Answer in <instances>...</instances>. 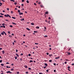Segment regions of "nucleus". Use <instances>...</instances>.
I'll return each mask as SVG.
<instances>
[{
  "label": "nucleus",
  "mask_w": 74,
  "mask_h": 74,
  "mask_svg": "<svg viewBox=\"0 0 74 74\" xmlns=\"http://www.w3.org/2000/svg\"><path fill=\"white\" fill-rule=\"evenodd\" d=\"M34 33H37V31H34Z\"/></svg>",
  "instance_id": "obj_36"
},
{
  "label": "nucleus",
  "mask_w": 74,
  "mask_h": 74,
  "mask_svg": "<svg viewBox=\"0 0 74 74\" xmlns=\"http://www.w3.org/2000/svg\"><path fill=\"white\" fill-rule=\"evenodd\" d=\"M10 67H8V66H6V68H10Z\"/></svg>",
  "instance_id": "obj_34"
},
{
  "label": "nucleus",
  "mask_w": 74,
  "mask_h": 74,
  "mask_svg": "<svg viewBox=\"0 0 74 74\" xmlns=\"http://www.w3.org/2000/svg\"><path fill=\"white\" fill-rule=\"evenodd\" d=\"M45 14H48V12H45Z\"/></svg>",
  "instance_id": "obj_12"
},
{
  "label": "nucleus",
  "mask_w": 74,
  "mask_h": 74,
  "mask_svg": "<svg viewBox=\"0 0 74 74\" xmlns=\"http://www.w3.org/2000/svg\"><path fill=\"white\" fill-rule=\"evenodd\" d=\"M66 60V61H69V60H67V59H66V60Z\"/></svg>",
  "instance_id": "obj_37"
},
{
  "label": "nucleus",
  "mask_w": 74,
  "mask_h": 74,
  "mask_svg": "<svg viewBox=\"0 0 74 74\" xmlns=\"http://www.w3.org/2000/svg\"><path fill=\"white\" fill-rule=\"evenodd\" d=\"M7 73H11V72L10 71H8L6 72Z\"/></svg>",
  "instance_id": "obj_4"
},
{
  "label": "nucleus",
  "mask_w": 74,
  "mask_h": 74,
  "mask_svg": "<svg viewBox=\"0 0 74 74\" xmlns=\"http://www.w3.org/2000/svg\"><path fill=\"white\" fill-rule=\"evenodd\" d=\"M11 71H14V69H11Z\"/></svg>",
  "instance_id": "obj_20"
},
{
  "label": "nucleus",
  "mask_w": 74,
  "mask_h": 74,
  "mask_svg": "<svg viewBox=\"0 0 74 74\" xmlns=\"http://www.w3.org/2000/svg\"><path fill=\"white\" fill-rule=\"evenodd\" d=\"M34 23H31V25H34Z\"/></svg>",
  "instance_id": "obj_13"
},
{
  "label": "nucleus",
  "mask_w": 74,
  "mask_h": 74,
  "mask_svg": "<svg viewBox=\"0 0 74 74\" xmlns=\"http://www.w3.org/2000/svg\"><path fill=\"white\" fill-rule=\"evenodd\" d=\"M28 56H31V54H28Z\"/></svg>",
  "instance_id": "obj_29"
},
{
  "label": "nucleus",
  "mask_w": 74,
  "mask_h": 74,
  "mask_svg": "<svg viewBox=\"0 0 74 74\" xmlns=\"http://www.w3.org/2000/svg\"><path fill=\"white\" fill-rule=\"evenodd\" d=\"M5 16V17H9V18H11V16H10L9 14H6V15H4Z\"/></svg>",
  "instance_id": "obj_1"
},
{
  "label": "nucleus",
  "mask_w": 74,
  "mask_h": 74,
  "mask_svg": "<svg viewBox=\"0 0 74 74\" xmlns=\"http://www.w3.org/2000/svg\"><path fill=\"white\" fill-rule=\"evenodd\" d=\"M9 37H12V36H11V35H9Z\"/></svg>",
  "instance_id": "obj_49"
},
{
  "label": "nucleus",
  "mask_w": 74,
  "mask_h": 74,
  "mask_svg": "<svg viewBox=\"0 0 74 74\" xmlns=\"http://www.w3.org/2000/svg\"><path fill=\"white\" fill-rule=\"evenodd\" d=\"M2 52L3 54H4L5 53V52L4 51H2Z\"/></svg>",
  "instance_id": "obj_7"
},
{
  "label": "nucleus",
  "mask_w": 74,
  "mask_h": 74,
  "mask_svg": "<svg viewBox=\"0 0 74 74\" xmlns=\"http://www.w3.org/2000/svg\"><path fill=\"white\" fill-rule=\"evenodd\" d=\"M23 14L22 13H19V15H23Z\"/></svg>",
  "instance_id": "obj_2"
},
{
  "label": "nucleus",
  "mask_w": 74,
  "mask_h": 74,
  "mask_svg": "<svg viewBox=\"0 0 74 74\" xmlns=\"http://www.w3.org/2000/svg\"><path fill=\"white\" fill-rule=\"evenodd\" d=\"M64 63H65V64H66V63H67V62H64Z\"/></svg>",
  "instance_id": "obj_53"
},
{
  "label": "nucleus",
  "mask_w": 74,
  "mask_h": 74,
  "mask_svg": "<svg viewBox=\"0 0 74 74\" xmlns=\"http://www.w3.org/2000/svg\"><path fill=\"white\" fill-rule=\"evenodd\" d=\"M1 72H2V73H1V74H3V71H1Z\"/></svg>",
  "instance_id": "obj_60"
},
{
  "label": "nucleus",
  "mask_w": 74,
  "mask_h": 74,
  "mask_svg": "<svg viewBox=\"0 0 74 74\" xmlns=\"http://www.w3.org/2000/svg\"><path fill=\"white\" fill-rule=\"evenodd\" d=\"M48 37V36L47 35H45L44 36V37Z\"/></svg>",
  "instance_id": "obj_18"
},
{
  "label": "nucleus",
  "mask_w": 74,
  "mask_h": 74,
  "mask_svg": "<svg viewBox=\"0 0 74 74\" xmlns=\"http://www.w3.org/2000/svg\"><path fill=\"white\" fill-rule=\"evenodd\" d=\"M12 18L13 19H15V18L14 17H12Z\"/></svg>",
  "instance_id": "obj_22"
},
{
  "label": "nucleus",
  "mask_w": 74,
  "mask_h": 74,
  "mask_svg": "<svg viewBox=\"0 0 74 74\" xmlns=\"http://www.w3.org/2000/svg\"><path fill=\"white\" fill-rule=\"evenodd\" d=\"M2 60H0V63H2Z\"/></svg>",
  "instance_id": "obj_23"
},
{
  "label": "nucleus",
  "mask_w": 74,
  "mask_h": 74,
  "mask_svg": "<svg viewBox=\"0 0 74 74\" xmlns=\"http://www.w3.org/2000/svg\"><path fill=\"white\" fill-rule=\"evenodd\" d=\"M25 13H26V14H27V12L26 11H25Z\"/></svg>",
  "instance_id": "obj_58"
},
{
  "label": "nucleus",
  "mask_w": 74,
  "mask_h": 74,
  "mask_svg": "<svg viewBox=\"0 0 74 74\" xmlns=\"http://www.w3.org/2000/svg\"><path fill=\"white\" fill-rule=\"evenodd\" d=\"M21 56H22L23 55V53H21Z\"/></svg>",
  "instance_id": "obj_48"
},
{
  "label": "nucleus",
  "mask_w": 74,
  "mask_h": 74,
  "mask_svg": "<svg viewBox=\"0 0 74 74\" xmlns=\"http://www.w3.org/2000/svg\"><path fill=\"white\" fill-rule=\"evenodd\" d=\"M10 1H13V2H15V1H14V0H10Z\"/></svg>",
  "instance_id": "obj_10"
},
{
  "label": "nucleus",
  "mask_w": 74,
  "mask_h": 74,
  "mask_svg": "<svg viewBox=\"0 0 74 74\" xmlns=\"http://www.w3.org/2000/svg\"><path fill=\"white\" fill-rule=\"evenodd\" d=\"M59 57H56L55 58L56 59H59Z\"/></svg>",
  "instance_id": "obj_6"
},
{
  "label": "nucleus",
  "mask_w": 74,
  "mask_h": 74,
  "mask_svg": "<svg viewBox=\"0 0 74 74\" xmlns=\"http://www.w3.org/2000/svg\"><path fill=\"white\" fill-rule=\"evenodd\" d=\"M16 52H18V50H16Z\"/></svg>",
  "instance_id": "obj_59"
},
{
  "label": "nucleus",
  "mask_w": 74,
  "mask_h": 74,
  "mask_svg": "<svg viewBox=\"0 0 74 74\" xmlns=\"http://www.w3.org/2000/svg\"><path fill=\"white\" fill-rule=\"evenodd\" d=\"M26 74H28V72H26Z\"/></svg>",
  "instance_id": "obj_47"
},
{
  "label": "nucleus",
  "mask_w": 74,
  "mask_h": 74,
  "mask_svg": "<svg viewBox=\"0 0 74 74\" xmlns=\"http://www.w3.org/2000/svg\"><path fill=\"white\" fill-rule=\"evenodd\" d=\"M46 71L47 72V73H48V72L49 71H48V70H46Z\"/></svg>",
  "instance_id": "obj_46"
},
{
  "label": "nucleus",
  "mask_w": 74,
  "mask_h": 74,
  "mask_svg": "<svg viewBox=\"0 0 74 74\" xmlns=\"http://www.w3.org/2000/svg\"><path fill=\"white\" fill-rule=\"evenodd\" d=\"M30 62H33V61L32 60H30Z\"/></svg>",
  "instance_id": "obj_28"
},
{
  "label": "nucleus",
  "mask_w": 74,
  "mask_h": 74,
  "mask_svg": "<svg viewBox=\"0 0 74 74\" xmlns=\"http://www.w3.org/2000/svg\"><path fill=\"white\" fill-rule=\"evenodd\" d=\"M4 32H3L1 33V34H2V35H4Z\"/></svg>",
  "instance_id": "obj_3"
},
{
  "label": "nucleus",
  "mask_w": 74,
  "mask_h": 74,
  "mask_svg": "<svg viewBox=\"0 0 74 74\" xmlns=\"http://www.w3.org/2000/svg\"><path fill=\"white\" fill-rule=\"evenodd\" d=\"M21 1H22V2H24L25 1L24 0H22Z\"/></svg>",
  "instance_id": "obj_41"
},
{
  "label": "nucleus",
  "mask_w": 74,
  "mask_h": 74,
  "mask_svg": "<svg viewBox=\"0 0 74 74\" xmlns=\"http://www.w3.org/2000/svg\"><path fill=\"white\" fill-rule=\"evenodd\" d=\"M7 10H8V11H9V8H8L7 9Z\"/></svg>",
  "instance_id": "obj_45"
},
{
  "label": "nucleus",
  "mask_w": 74,
  "mask_h": 74,
  "mask_svg": "<svg viewBox=\"0 0 74 74\" xmlns=\"http://www.w3.org/2000/svg\"><path fill=\"white\" fill-rule=\"evenodd\" d=\"M49 62H52V60H50L49 61Z\"/></svg>",
  "instance_id": "obj_25"
},
{
  "label": "nucleus",
  "mask_w": 74,
  "mask_h": 74,
  "mask_svg": "<svg viewBox=\"0 0 74 74\" xmlns=\"http://www.w3.org/2000/svg\"><path fill=\"white\" fill-rule=\"evenodd\" d=\"M26 29H27V30H29V31L30 30V29H29V28H26Z\"/></svg>",
  "instance_id": "obj_14"
},
{
  "label": "nucleus",
  "mask_w": 74,
  "mask_h": 74,
  "mask_svg": "<svg viewBox=\"0 0 74 74\" xmlns=\"http://www.w3.org/2000/svg\"><path fill=\"white\" fill-rule=\"evenodd\" d=\"M4 34H5V35H7V34H6V33H5V32H4Z\"/></svg>",
  "instance_id": "obj_32"
},
{
  "label": "nucleus",
  "mask_w": 74,
  "mask_h": 74,
  "mask_svg": "<svg viewBox=\"0 0 74 74\" xmlns=\"http://www.w3.org/2000/svg\"><path fill=\"white\" fill-rule=\"evenodd\" d=\"M21 5H22V6H23V4H21Z\"/></svg>",
  "instance_id": "obj_64"
},
{
  "label": "nucleus",
  "mask_w": 74,
  "mask_h": 74,
  "mask_svg": "<svg viewBox=\"0 0 74 74\" xmlns=\"http://www.w3.org/2000/svg\"><path fill=\"white\" fill-rule=\"evenodd\" d=\"M18 12H20V10H18Z\"/></svg>",
  "instance_id": "obj_24"
},
{
  "label": "nucleus",
  "mask_w": 74,
  "mask_h": 74,
  "mask_svg": "<svg viewBox=\"0 0 74 74\" xmlns=\"http://www.w3.org/2000/svg\"><path fill=\"white\" fill-rule=\"evenodd\" d=\"M0 14H1V15H4V14H3L1 13Z\"/></svg>",
  "instance_id": "obj_35"
},
{
  "label": "nucleus",
  "mask_w": 74,
  "mask_h": 74,
  "mask_svg": "<svg viewBox=\"0 0 74 74\" xmlns=\"http://www.w3.org/2000/svg\"><path fill=\"white\" fill-rule=\"evenodd\" d=\"M17 74H19V72H17Z\"/></svg>",
  "instance_id": "obj_44"
},
{
  "label": "nucleus",
  "mask_w": 74,
  "mask_h": 74,
  "mask_svg": "<svg viewBox=\"0 0 74 74\" xmlns=\"http://www.w3.org/2000/svg\"><path fill=\"white\" fill-rule=\"evenodd\" d=\"M16 4H17V3L16 2L14 3V4H15V5H16Z\"/></svg>",
  "instance_id": "obj_43"
},
{
  "label": "nucleus",
  "mask_w": 74,
  "mask_h": 74,
  "mask_svg": "<svg viewBox=\"0 0 74 74\" xmlns=\"http://www.w3.org/2000/svg\"><path fill=\"white\" fill-rule=\"evenodd\" d=\"M3 27H4V28H5V26L4 25H3Z\"/></svg>",
  "instance_id": "obj_42"
},
{
  "label": "nucleus",
  "mask_w": 74,
  "mask_h": 74,
  "mask_svg": "<svg viewBox=\"0 0 74 74\" xmlns=\"http://www.w3.org/2000/svg\"><path fill=\"white\" fill-rule=\"evenodd\" d=\"M13 45H14V42H12Z\"/></svg>",
  "instance_id": "obj_63"
},
{
  "label": "nucleus",
  "mask_w": 74,
  "mask_h": 74,
  "mask_svg": "<svg viewBox=\"0 0 74 74\" xmlns=\"http://www.w3.org/2000/svg\"><path fill=\"white\" fill-rule=\"evenodd\" d=\"M6 64H10V63L8 62H6Z\"/></svg>",
  "instance_id": "obj_27"
},
{
  "label": "nucleus",
  "mask_w": 74,
  "mask_h": 74,
  "mask_svg": "<svg viewBox=\"0 0 74 74\" xmlns=\"http://www.w3.org/2000/svg\"><path fill=\"white\" fill-rule=\"evenodd\" d=\"M8 33H9V34H10V32L9 31L8 32Z\"/></svg>",
  "instance_id": "obj_38"
},
{
  "label": "nucleus",
  "mask_w": 74,
  "mask_h": 74,
  "mask_svg": "<svg viewBox=\"0 0 74 74\" xmlns=\"http://www.w3.org/2000/svg\"><path fill=\"white\" fill-rule=\"evenodd\" d=\"M15 59H17V57H16V56H15Z\"/></svg>",
  "instance_id": "obj_19"
},
{
  "label": "nucleus",
  "mask_w": 74,
  "mask_h": 74,
  "mask_svg": "<svg viewBox=\"0 0 74 74\" xmlns=\"http://www.w3.org/2000/svg\"><path fill=\"white\" fill-rule=\"evenodd\" d=\"M0 4L1 5H3V4L2 3H1V2L0 1Z\"/></svg>",
  "instance_id": "obj_31"
},
{
  "label": "nucleus",
  "mask_w": 74,
  "mask_h": 74,
  "mask_svg": "<svg viewBox=\"0 0 74 74\" xmlns=\"http://www.w3.org/2000/svg\"><path fill=\"white\" fill-rule=\"evenodd\" d=\"M35 44H36V45H38V43H35Z\"/></svg>",
  "instance_id": "obj_30"
},
{
  "label": "nucleus",
  "mask_w": 74,
  "mask_h": 74,
  "mask_svg": "<svg viewBox=\"0 0 74 74\" xmlns=\"http://www.w3.org/2000/svg\"><path fill=\"white\" fill-rule=\"evenodd\" d=\"M44 29H46V27H44Z\"/></svg>",
  "instance_id": "obj_54"
},
{
  "label": "nucleus",
  "mask_w": 74,
  "mask_h": 74,
  "mask_svg": "<svg viewBox=\"0 0 74 74\" xmlns=\"http://www.w3.org/2000/svg\"><path fill=\"white\" fill-rule=\"evenodd\" d=\"M71 65H72V66H74V64H73V63L72 64H71Z\"/></svg>",
  "instance_id": "obj_52"
},
{
  "label": "nucleus",
  "mask_w": 74,
  "mask_h": 74,
  "mask_svg": "<svg viewBox=\"0 0 74 74\" xmlns=\"http://www.w3.org/2000/svg\"><path fill=\"white\" fill-rule=\"evenodd\" d=\"M45 66H47V64H45Z\"/></svg>",
  "instance_id": "obj_26"
},
{
  "label": "nucleus",
  "mask_w": 74,
  "mask_h": 74,
  "mask_svg": "<svg viewBox=\"0 0 74 74\" xmlns=\"http://www.w3.org/2000/svg\"><path fill=\"white\" fill-rule=\"evenodd\" d=\"M46 66H44V69H46Z\"/></svg>",
  "instance_id": "obj_57"
},
{
  "label": "nucleus",
  "mask_w": 74,
  "mask_h": 74,
  "mask_svg": "<svg viewBox=\"0 0 74 74\" xmlns=\"http://www.w3.org/2000/svg\"><path fill=\"white\" fill-rule=\"evenodd\" d=\"M15 10H18V9H17L16 8H15Z\"/></svg>",
  "instance_id": "obj_33"
},
{
  "label": "nucleus",
  "mask_w": 74,
  "mask_h": 74,
  "mask_svg": "<svg viewBox=\"0 0 74 74\" xmlns=\"http://www.w3.org/2000/svg\"><path fill=\"white\" fill-rule=\"evenodd\" d=\"M45 21L46 22H47V23H48V21H47L46 20Z\"/></svg>",
  "instance_id": "obj_40"
},
{
  "label": "nucleus",
  "mask_w": 74,
  "mask_h": 74,
  "mask_svg": "<svg viewBox=\"0 0 74 74\" xmlns=\"http://www.w3.org/2000/svg\"><path fill=\"white\" fill-rule=\"evenodd\" d=\"M24 66H25V69H27V66L25 65Z\"/></svg>",
  "instance_id": "obj_5"
},
{
  "label": "nucleus",
  "mask_w": 74,
  "mask_h": 74,
  "mask_svg": "<svg viewBox=\"0 0 74 74\" xmlns=\"http://www.w3.org/2000/svg\"><path fill=\"white\" fill-rule=\"evenodd\" d=\"M34 5H36V3H34Z\"/></svg>",
  "instance_id": "obj_55"
},
{
  "label": "nucleus",
  "mask_w": 74,
  "mask_h": 74,
  "mask_svg": "<svg viewBox=\"0 0 74 74\" xmlns=\"http://www.w3.org/2000/svg\"><path fill=\"white\" fill-rule=\"evenodd\" d=\"M12 24H13V25H16V24L15 23H12Z\"/></svg>",
  "instance_id": "obj_39"
},
{
  "label": "nucleus",
  "mask_w": 74,
  "mask_h": 74,
  "mask_svg": "<svg viewBox=\"0 0 74 74\" xmlns=\"http://www.w3.org/2000/svg\"><path fill=\"white\" fill-rule=\"evenodd\" d=\"M28 69H29V70H31V68H28Z\"/></svg>",
  "instance_id": "obj_50"
},
{
  "label": "nucleus",
  "mask_w": 74,
  "mask_h": 74,
  "mask_svg": "<svg viewBox=\"0 0 74 74\" xmlns=\"http://www.w3.org/2000/svg\"><path fill=\"white\" fill-rule=\"evenodd\" d=\"M21 21H24V19H20Z\"/></svg>",
  "instance_id": "obj_8"
},
{
  "label": "nucleus",
  "mask_w": 74,
  "mask_h": 74,
  "mask_svg": "<svg viewBox=\"0 0 74 74\" xmlns=\"http://www.w3.org/2000/svg\"><path fill=\"white\" fill-rule=\"evenodd\" d=\"M1 66H4V64H1Z\"/></svg>",
  "instance_id": "obj_16"
},
{
  "label": "nucleus",
  "mask_w": 74,
  "mask_h": 74,
  "mask_svg": "<svg viewBox=\"0 0 74 74\" xmlns=\"http://www.w3.org/2000/svg\"><path fill=\"white\" fill-rule=\"evenodd\" d=\"M10 27H12V25H10Z\"/></svg>",
  "instance_id": "obj_21"
},
{
  "label": "nucleus",
  "mask_w": 74,
  "mask_h": 74,
  "mask_svg": "<svg viewBox=\"0 0 74 74\" xmlns=\"http://www.w3.org/2000/svg\"><path fill=\"white\" fill-rule=\"evenodd\" d=\"M40 7H41L42 8H43V7H44V6H43L42 5H40Z\"/></svg>",
  "instance_id": "obj_17"
},
{
  "label": "nucleus",
  "mask_w": 74,
  "mask_h": 74,
  "mask_svg": "<svg viewBox=\"0 0 74 74\" xmlns=\"http://www.w3.org/2000/svg\"><path fill=\"white\" fill-rule=\"evenodd\" d=\"M54 66H56V63H54Z\"/></svg>",
  "instance_id": "obj_62"
},
{
  "label": "nucleus",
  "mask_w": 74,
  "mask_h": 74,
  "mask_svg": "<svg viewBox=\"0 0 74 74\" xmlns=\"http://www.w3.org/2000/svg\"><path fill=\"white\" fill-rule=\"evenodd\" d=\"M36 29H38L39 27L37 26L36 27Z\"/></svg>",
  "instance_id": "obj_11"
},
{
  "label": "nucleus",
  "mask_w": 74,
  "mask_h": 74,
  "mask_svg": "<svg viewBox=\"0 0 74 74\" xmlns=\"http://www.w3.org/2000/svg\"><path fill=\"white\" fill-rule=\"evenodd\" d=\"M11 14H12V13H13V12H12V11H11Z\"/></svg>",
  "instance_id": "obj_56"
},
{
  "label": "nucleus",
  "mask_w": 74,
  "mask_h": 74,
  "mask_svg": "<svg viewBox=\"0 0 74 74\" xmlns=\"http://www.w3.org/2000/svg\"><path fill=\"white\" fill-rule=\"evenodd\" d=\"M16 55L17 56V57H19V55H18L17 53H16Z\"/></svg>",
  "instance_id": "obj_9"
},
{
  "label": "nucleus",
  "mask_w": 74,
  "mask_h": 74,
  "mask_svg": "<svg viewBox=\"0 0 74 74\" xmlns=\"http://www.w3.org/2000/svg\"><path fill=\"white\" fill-rule=\"evenodd\" d=\"M39 74H43L42 73H39Z\"/></svg>",
  "instance_id": "obj_51"
},
{
  "label": "nucleus",
  "mask_w": 74,
  "mask_h": 74,
  "mask_svg": "<svg viewBox=\"0 0 74 74\" xmlns=\"http://www.w3.org/2000/svg\"><path fill=\"white\" fill-rule=\"evenodd\" d=\"M68 55H70V53H68Z\"/></svg>",
  "instance_id": "obj_61"
},
{
  "label": "nucleus",
  "mask_w": 74,
  "mask_h": 74,
  "mask_svg": "<svg viewBox=\"0 0 74 74\" xmlns=\"http://www.w3.org/2000/svg\"><path fill=\"white\" fill-rule=\"evenodd\" d=\"M26 2H27V3H29V1H28V0H27V1H26Z\"/></svg>",
  "instance_id": "obj_15"
}]
</instances>
